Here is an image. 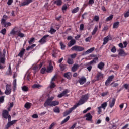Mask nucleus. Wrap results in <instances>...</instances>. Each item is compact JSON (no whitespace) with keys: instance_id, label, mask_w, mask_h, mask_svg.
I'll return each mask as SVG.
<instances>
[{"instance_id":"nucleus-64","label":"nucleus","mask_w":129,"mask_h":129,"mask_svg":"<svg viewBox=\"0 0 129 129\" xmlns=\"http://www.w3.org/2000/svg\"><path fill=\"white\" fill-rule=\"evenodd\" d=\"M110 129H116V125H113L111 127H109Z\"/></svg>"},{"instance_id":"nucleus-22","label":"nucleus","mask_w":129,"mask_h":129,"mask_svg":"<svg viewBox=\"0 0 129 129\" xmlns=\"http://www.w3.org/2000/svg\"><path fill=\"white\" fill-rule=\"evenodd\" d=\"M16 28H14L11 32H10V34L11 35H13V36H15L16 35H18V30L15 31V29Z\"/></svg>"},{"instance_id":"nucleus-59","label":"nucleus","mask_w":129,"mask_h":129,"mask_svg":"<svg viewBox=\"0 0 129 129\" xmlns=\"http://www.w3.org/2000/svg\"><path fill=\"white\" fill-rule=\"evenodd\" d=\"M103 76V75L101 73H99L97 75V78L98 79H99L100 78H102Z\"/></svg>"},{"instance_id":"nucleus-17","label":"nucleus","mask_w":129,"mask_h":129,"mask_svg":"<svg viewBox=\"0 0 129 129\" xmlns=\"http://www.w3.org/2000/svg\"><path fill=\"white\" fill-rule=\"evenodd\" d=\"M79 82L80 84H81V85L84 84V83L86 82V78H85V77L80 78L79 80Z\"/></svg>"},{"instance_id":"nucleus-4","label":"nucleus","mask_w":129,"mask_h":129,"mask_svg":"<svg viewBox=\"0 0 129 129\" xmlns=\"http://www.w3.org/2000/svg\"><path fill=\"white\" fill-rule=\"evenodd\" d=\"M2 116L6 119H8V121H11V115H9V111L7 110H3L2 112Z\"/></svg>"},{"instance_id":"nucleus-50","label":"nucleus","mask_w":129,"mask_h":129,"mask_svg":"<svg viewBox=\"0 0 129 129\" xmlns=\"http://www.w3.org/2000/svg\"><path fill=\"white\" fill-rule=\"evenodd\" d=\"M119 55H120L121 56L124 55V51H123L122 49H120Z\"/></svg>"},{"instance_id":"nucleus-20","label":"nucleus","mask_w":129,"mask_h":129,"mask_svg":"<svg viewBox=\"0 0 129 129\" xmlns=\"http://www.w3.org/2000/svg\"><path fill=\"white\" fill-rule=\"evenodd\" d=\"M75 43H76V41L74 39H72L69 43L68 46L72 47V46H73V45H75Z\"/></svg>"},{"instance_id":"nucleus-18","label":"nucleus","mask_w":129,"mask_h":129,"mask_svg":"<svg viewBox=\"0 0 129 129\" xmlns=\"http://www.w3.org/2000/svg\"><path fill=\"white\" fill-rule=\"evenodd\" d=\"M78 68H79V65L75 64L72 67V71L73 72H75V71H76V70H77Z\"/></svg>"},{"instance_id":"nucleus-39","label":"nucleus","mask_w":129,"mask_h":129,"mask_svg":"<svg viewBox=\"0 0 129 129\" xmlns=\"http://www.w3.org/2000/svg\"><path fill=\"white\" fill-rule=\"evenodd\" d=\"M64 77H66L67 78H68V79H70L71 74H70V73H67L64 74Z\"/></svg>"},{"instance_id":"nucleus-42","label":"nucleus","mask_w":129,"mask_h":129,"mask_svg":"<svg viewBox=\"0 0 129 129\" xmlns=\"http://www.w3.org/2000/svg\"><path fill=\"white\" fill-rule=\"evenodd\" d=\"M54 112H55V113H60V109L59 108L56 107L53 110Z\"/></svg>"},{"instance_id":"nucleus-47","label":"nucleus","mask_w":129,"mask_h":129,"mask_svg":"<svg viewBox=\"0 0 129 129\" xmlns=\"http://www.w3.org/2000/svg\"><path fill=\"white\" fill-rule=\"evenodd\" d=\"M114 78V76L112 75L108 77V80H109L111 82L112 81V80Z\"/></svg>"},{"instance_id":"nucleus-11","label":"nucleus","mask_w":129,"mask_h":129,"mask_svg":"<svg viewBox=\"0 0 129 129\" xmlns=\"http://www.w3.org/2000/svg\"><path fill=\"white\" fill-rule=\"evenodd\" d=\"M98 62V57H95L92 61L87 63V65H94Z\"/></svg>"},{"instance_id":"nucleus-24","label":"nucleus","mask_w":129,"mask_h":129,"mask_svg":"<svg viewBox=\"0 0 129 129\" xmlns=\"http://www.w3.org/2000/svg\"><path fill=\"white\" fill-rule=\"evenodd\" d=\"M31 106H32V104L30 103H26L24 105V107H25L26 109H30V108H31Z\"/></svg>"},{"instance_id":"nucleus-33","label":"nucleus","mask_w":129,"mask_h":129,"mask_svg":"<svg viewBox=\"0 0 129 129\" xmlns=\"http://www.w3.org/2000/svg\"><path fill=\"white\" fill-rule=\"evenodd\" d=\"M118 26H119V22H116L114 23L113 28V29H116L117 28H118Z\"/></svg>"},{"instance_id":"nucleus-43","label":"nucleus","mask_w":129,"mask_h":129,"mask_svg":"<svg viewBox=\"0 0 129 129\" xmlns=\"http://www.w3.org/2000/svg\"><path fill=\"white\" fill-rule=\"evenodd\" d=\"M1 34H2V35H6V33H7V30L6 29H3L0 31Z\"/></svg>"},{"instance_id":"nucleus-40","label":"nucleus","mask_w":129,"mask_h":129,"mask_svg":"<svg viewBox=\"0 0 129 129\" xmlns=\"http://www.w3.org/2000/svg\"><path fill=\"white\" fill-rule=\"evenodd\" d=\"M13 106H14V103L13 102L10 103L9 106L8 108V111H11V108H12V107H13Z\"/></svg>"},{"instance_id":"nucleus-31","label":"nucleus","mask_w":129,"mask_h":129,"mask_svg":"<svg viewBox=\"0 0 129 129\" xmlns=\"http://www.w3.org/2000/svg\"><path fill=\"white\" fill-rule=\"evenodd\" d=\"M54 4H56L57 6H61L62 5V0H56L54 2Z\"/></svg>"},{"instance_id":"nucleus-12","label":"nucleus","mask_w":129,"mask_h":129,"mask_svg":"<svg viewBox=\"0 0 129 129\" xmlns=\"http://www.w3.org/2000/svg\"><path fill=\"white\" fill-rule=\"evenodd\" d=\"M11 92H12V89L10 88V86L7 85L6 89L5 91V93L6 95H10L11 94Z\"/></svg>"},{"instance_id":"nucleus-41","label":"nucleus","mask_w":129,"mask_h":129,"mask_svg":"<svg viewBox=\"0 0 129 129\" xmlns=\"http://www.w3.org/2000/svg\"><path fill=\"white\" fill-rule=\"evenodd\" d=\"M49 33H50V34H54V33H56V30L53 28H51Z\"/></svg>"},{"instance_id":"nucleus-56","label":"nucleus","mask_w":129,"mask_h":129,"mask_svg":"<svg viewBox=\"0 0 129 129\" xmlns=\"http://www.w3.org/2000/svg\"><path fill=\"white\" fill-rule=\"evenodd\" d=\"M94 20L96 21V22H98V21H99V16H95Z\"/></svg>"},{"instance_id":"nucleus-52","label":"nucleus","mask_w":129,"mask_h":129,"mask_svg":"<svg viewBox=\"0 0 129 129\" xmlns=\"http://www.w3.org/2000/svg\"><path fill=\"white\" fill-rule=\"evenodd\" d=\"M55 83H54V82H51L50 86V88H54V87H55Z\"/></svg>"},{"instance_id":"nucleus-26","label":"nucleus","mask_w":129,"mask_h":129,"mask_svg":"<svg viewBox=\"0 0 129 129\" xmlns=\"http://www.w3.org/2000/svg\"><path fill=\"white\" fill-rule=\"evenodd\" d=\"M107 104V102H105L101 104V107L103 108V109H104V110H105V108H106Z\"/></svg>"},{"instance_id":"nucleus-63","label":"nucleus","mask_w":129,"mask_h":129,"mask_svg":"<svg viewBox=\"0 0 129 129\" xmlns=\"http://www.w3.org/2000/svg\"><path fill=\"white\" fill-rule=\"evenodd\" d=\"M110 82H111L110 80L107 79L105 82V85L107 86V85H109V84H110Z\"/></svg>"},{"instance_id":"nucleus-44","label":"nucleus","mask_w":129,"mask_h":129,"mask_svg":"<svg viewBox=\"0 0 129 129\" xmlns=\"http://www.w3.org/2000/svg\"><path fill=\"white\" fill-rule=\"evenodd\" d=\"M91 39H92V36H90L86 38L85 39L86 42H90L91 40Z\"/></svg>"},{"instance_id":"nucleus-62","label":"nucleus","mask_w":129,"mask_h":129,"mask_svg":"<svg viewBox=\"0 0 129 129\" xmlns=\"http://www.w3.org/2000/svg\"><path fill=\"white\" fill-rule=\"evenodd\" d=\"M55 123H52L49 126V129H52L53 127L55 126Z\"/></svg>"},{"instance_id":"nucleus-37","label":"nucleus","mask_w":129,"mask_h":129,"mask_svg":"<svg viewBox=\"0 0 129 129\" xmlns=\"http://www.w3.org/2000/svg\"><path fill=\"white\" fill-rule=\"evenodd\" d=\"M25 53V49H22L20 52L19 53L18 56L22 58V56L24 55V53Z\"/></svg>"},{"instance_id":"nucleus-32","label":"nucleus","mask_w":129,"mask_h":129,"mask_svg":"<svg viewBox=\"0 0 129 129\" xmlns=\"http://www.w3.org/2000/svg\"><path fill=\"white\" fill-rule=\"evenodd\" d=\"M22 90H23V91H24L25 92H27V91H29V88H28V87L26 86H23L21 87Z\"/></svg>"},{"instance_id":"nucleus-6","label":"nucleus","mask_w":129,"mask_h":129,"mask_svg":"<svg viewBox=\"0 0 129 129\" xmlns=\"http://www.w3.org/2000/svg\"><path fill=\"white\" fill-rule=\"evenodd\" d=\"M1 24L5 28H8V27H11V26H12V24L11 23V22H6V19H2Z\"/></svg>"},{"instance_id":"nucleus-25","label":"nucleus","mask_w":129,"mask_h":129,"mask_svg":"<svg viewBox=\"0 0 129 129\" xmlns=\"http://www.w3.org/2000/svg\"><path fill=\"white\" fill-rule=\"evenodd\" d=\"M98 30V26H95L94 30H93L92 32V35H95L96 34V32H97V30Z\"/></svg>"},{"instance_id":"nucleus-49","label":"nucleus","mask_w":129,"mask_h":129,"mask_svg":"<svg viewBox=\"0 0 129 129\" xmlns=\"http://www.w3.org/2000/svg\"><path fill=\"white\" fill-rule=\"evenodd\" d=\"M46 68H42L41 70V73H42V74H44L45 72H46Z\"/></svg>"},{"instance_id":"nucleus-27","label":"nucleus","mask_w":129,"mask_h":129,"mask_svg":"<svg viewBox=\"0 0 129 129\" xmlns=\"http://www.w3.org/2000/svg\"><path fill=\"white\" fill-rule=\"evenodd\" d=\"M94 49H95L94 47H92L88 49L85 52V54H90V53H92V52H93V51H94Z\"/></svg>"},{"instance_id":"nucleus-51","label":"nucleus","mask_w":129,"mask_h":129,"mask_svg":"<svg viewBox=\"0 0 129 129\" xmlns=\"http://www.w3.org/2000/svg\"><path fill=\"white\" fill-rule=\"evenodd\" d=\"M84 29V24H81L80 25V31H83Z\"/></svg>"},{"instance_id":"nucleus-53","label":"nucleus","mask_w":129,"mask_h":129,"mask_svg":"<svg viewBox=\"0 0 129 129\" xmlns=\"http://www.w3.org/2000/svg\"><path fill=\"white\" fill-rule=\"evenodd\" d=\"M111 51L112 53H115V52H116V48H115V46L113 47L111 49Z\"/></svg>"},{"instance_id":"nucleus-48","label":"nucleus","mask_w":129,"mask_h":129,"mask_svg":"<svg viewBox=\"0 0 129 129\" xmlns=\"http://www.w3.org/2000/svg\"><path fill=\"white\" fill-rule=\"evenodd\" d=\"M101 108H102L101 106L98 107L97 108L98 109V113H99V114H100V113H101V112H102V110H101Z\"/></svg>"},{"instance_id":"nucleus-46","label":"nucleus","mask_w":129,"mask_h":129,"mask_svg":"<svg viewBox=\"0 0 129 129\" xmlns=\"http://www.w3.org/2000/svg\"><path fill=\"white\" fill-rule=\"evenodd\" d=\"M60 45L61 49H62V50H64V49H65V45L63 44V42H60Z\"/></svg>"},{"instance_id":"nucleus-9","label":"nucleus","mask_w":129,"mask_h":129,"mask_svg":"<svg viewBox=\"0 0 129 129\" xmlns=\"http://www.w3.org/2000/svg\"><path fill=\"white\" fill-rule=\"evenodd\" d=\"M114 104H115V99L111 98L109 100V106L111 108H112L114 106Z\"/></svg>"},{"instance_id":"nucleus-21","label":"nucleus","mask_w":129,"mask_h":129,"mask_svg":"<svg viewBox=\"0 0 129 129\" xmlns=\"http://www.w3.org/2000/svg\"><path fill=\"white\" fill-rule=\"evenodd\" d=\"M98 68L99 69H100V70H102V69H103V68L104 67V63L101 62L99 63V64H98Z\"/></svg>"},{"instance_id":"nucleus-58","label":"nucleus","mask_w":129,"mask_h":129,"mask_svg":"<svg viewBox=\"0 0 129 129\" xmlns=\"http://www.w3.org/2000/svg\"><path fill=\"white\" fill-rule=\"evenodd\" d=\"M88 67L87 68V69H88V71H89V72H90V71H91V69H92V66H91V65H88Z\"/></svg>"},{"instance_id":"nucleus-45","label":"nucleus","mask_w":129,"mask_h":129,"mask_svg":"<svg viewBox=\"0 0 129 129\" xmlns=\"http://www.w3.org/2000/svg\"><path fill=\"white\" fill-rule=\"evenodd\" d=\"M113 18V15H110L107 18L106 21H110L112 20Z\"/></svg>"},{"instance_id":"nucleus-29","label":"nucleus","mask_w":129,"mask_h":129,"mask_svg":"<svg viewBox=\"0 0 129 129\" xmlns=\"http://www.w3.org/2000/svg\"><path fill=\"white\" fill-rule=\"evenodd\" d=\"M59 67H60V70H61V71H64V70H65V69H66V68H67L66 64H60Z\"/></svg>"},{"instance_id":"nucleus-54","label":"nucleus","mask_w":129,"mask_h":129,"mask_svg":"<svg viewBox=\"0 0 129 129\" xmlns=\"http://www.w3.org/2000/svg\"><path fill=\"white\" fill-rule=\"evenodd\" d=\"M34 40H35L34 38H31L30 40L28 41L29 44H30V45H31L32 44V43H33V42H34Z\"/></svg>"},{"instance_id":"nucleus-61","label":"nucleus","mask_w":129,"mask_h":129,"mask_svg":"<svg viewBox=\"0 0 129 129\" xmlns=\"http://www.w3.org/2000/svg\"><path fill=\"white\" fill-rule=\"evenodd\" d=\"M12 4H13V0H8L7 2V5H8V6H11Z\"/></svg>"},{"instance_id":"nucleus-3","label":"nucleus","mask_w":129,"mask_h":129,"mask_svg":"<svg viewBox=\"0 0 129 129\" xmlns=\"http://www.w3.org/2000/svg\"><path fill=\"white\" fill-rule=\"evenodd\" d=\"M5 54H6V49H3V53L0 51V69H4L6 66L5 64L6 63V58H5Z\"/></svg>"},{"instance_id":"nucleus-2","label":"nucleus","mask_w":129,"mask_h":129,"mask_svg":"<svg viewBox=\"0 0 129 129\" xmlns=\"http://www.w3.org/2000/svg\"><path fill=\"white\" fill-rule=\"evenodd\" d=\"M54 97H51L48 98L44 104V107H48V106H50L53 107V106H56L60 104V102L57 101H53Z\"/></svg>"},{"instance_id":"nucleus-5","label":"nucleus","mask_w":129,"mask_h":129,"mask_svg":"<svg viewBox=\"0 0 129 129\" xmlns=\"http://www.w3.org/2000/svg\"><path fill=\"white\" fill-rule=\"evenodd\" d=\"M72 51H76V52H82V51H84V48L81 46H78L75 45L72 47Z\"/></svg>"},{"instance_id":"nucleus-38","label":"nucleus","mask_w":129,"mask_h":129,"mask_svg":"<svg viewBox=\"0 0 129 129\" xmlns=\"http://www.w3.org/2000/svg\"><path fill=\"white\" fill-rule=\"evenodd\" d=\"M34 47H36V44H33L32 45L30 46H28L26 50L27 51H29V50H32L34 48Z\"/></svg>"},{"instance_id":"nucleus-55","label":"nucleus","mask_w":129,"mask_h":129,"mask_svg":"<svg viewBox=\"0 0 129 129\" xmlns=\"http://www.w3.org/2000/svg\"><path fill=\"white\" fill-rule=\"evenodd\" d=\"M33 70H35V71H38L40 70V68H39V67L38 66H36L34 67Z\"/></svg>"},{"instance_id":"nucleus-30","label":"nucleus","mask_w":129,"mask_h":129,"mask_svg":"<svg viewBox=\"0 0 129 129\" xmlns=\"http://www.w3.org/2000/svg\"><path fill=\"white\" fill-rule=\"evenodd\" d=\"M67 63L69 64V65H72L73 63H74L73 61V59L72 58H68L67 60Z\"/></svg>"},{"instance_id":"nucleus-14","label":"nucleus","mask_w":129,"mask_h":129,"mask_svg":"<svg viewBox=\"0 0 129 129\" xmlns=\"http://www.w3.org/2000/svg\"><path fill=\"white\" fill-rule=\"evenodd\" d=\"M86 120L87 121H92V115L90 113H88L85 115Z\"/></svg>"},{"instance_id":"nucleus-8","label":"nucleus","mask_w":129,"mask_h":129,"mask_svg":"<svg viewBox=\"0 0 129 129\" xmlns=\"http://www.w3.org/2000/svg\"><path fill=\"white\" fill-rule=\"evenodd\" d=\"M17 122L16 120H14L13 121H8V122L7 123V125L5 126L6 129L9 128L10 126H12V125H13V124H15Z\"/></svg>"},{"instance_id":"nucleus-23","label":"nucleus","mask_w":129,"mask_h":129,"mask_svg":"<svg viewBox=\"0 0 129 129\" xmlns=\"http://www.w3.org/2000/svg\"><path fill=\"white\" fill-rule=\"evenodd\" d=\"M7 75H12V71L11 70V64H9L8 70L6 72Z\"/></svg>"},{"instance_id":"nucleus-60","label":"nucleus","mask_w":129,"mask_h":129,"mask_svg":"<svg viewBox=\"0 0 129 129\" xmlns=\"http://www.w3.org/2000/svg\"><path fill=\"white\" fill-rule=\"evenodd\" d=\"M4 96H2L0 97V103H3V102H4Z\"/></svg>"},{"instance_id":"nucleus-1","label":"nucleus","mask_w":129,"mask_h":129,"mask_svg":"<svg viewBox=\"0 0 129 129\" xmlns=\"http://www.w3.org/2000/svg\"><path fill=\"white\" fill-rule=\"evenodd\" d=\"M89 96H88V94H86L85 95H83L82 96L81 98L79 100V102L77 103L76 105H75L72 108H71L70 109L67 110L65 112L63 113L64 116H67V115H68V114H70L79 105H82V104H83L84 103H85L87 100H88Z\"/></svg>"},{"instance_id":"nucleus-36","label":"nucleus","mask_w":129,"mask_h":129,"mask_svg":"<svg viewBox=\"0 0 129 129\" xmlns=\"http://www.w3.org/2000/svg\"><path fill=\"white\" fill-rule=\"evenodd\" d=\"M13 85L14 87V90H16V88L17 87V79H15L14 81H13Z\"/></svg>"},{"instance_id":"nucleus-57","label":"nucleus","mask_w":129,"mask_h":129,"mask_svg":"<svg viewBox=\"0 0 129 129\" xmlns=\"http://www.w3.org/2000/svg\"><path fill=\"white\" fill-rule=\"evenodd\" d=\"M111 85H112V87H116V86H118V84L117 83H112Z\"/></svg>"},{"instance_id":"nucleus-19","label":"nucleus","mask_w":129,"mask_h":129,"mask_svg":"<svg viewBox=\"0 0 129 129\" xmlns=\"http://www.w3.org/2000/svg\"><path fill=\"white\" fill-rule=\"evenodd\" d=\"M42 87H43V85H40L39 84H35L32 85V88H38V89H40V88H42Z\"/></svg>"},{"instance_id":"nucleus-16","label":"nucleus","mask_w":129,"mask_h":129,"mask_svg":"<svg viewBox=\"0 0 129 129\" xmlns=\"http://www.w3.org/2000/svg\"><path fill=\"white\" fill-rule=\"evenodd\" d=\"M33 0H26L24 2H23L21 3V6H28V5H29L31 4V3H32Z\"/></svg>"},{"instance_id":"nucleus-7","label":"nucleus","mask_w":129,"mask_h":129,"mask_svg":"<svg viewBox=\"0 0 129 129\" xmlns=\"http://www.w3.org/2000/svg\"><path fill=\"white\" fill-rule=\"evenodd\" d=\"M49 37V35H44L39 41V43L43 45V44H45L46 42H47V38Z\"/></svg>"},{"instance_id":"nucleus-35","label":"nucleus","mask_w":129,"mask_h":129,"mask_svg":"<svg viewBox=\"0 0 129 129\" xmlns=\"http://www.w3.org/2000/svg\"><path fill=\"white\" fill-rule=\"evenodd\" d=\"M70 118V116H68L66 119H64L63 121H62L61 124H64L66 122H67L68 120H69V119Z\"/></svg>"},{"instance_id":"nucleus-34","label":"nucleus","mask_w":129,"mask_h":129,"mask_svg":"<svg viewBox=\"0 0 129 129\" xmlns=\"http://www.w3.org/2000/svg\"><path fill=\"white\" fill-rule=\"evenodd\" d=\"M78 11H79V7H76L72 11V13L73 14H75V13H77Z\"/></svg>"},{"instance_id":"nucleus-10","label":"nucleus","mask_w":129,"mask_h":129,"mask_svg":"<svg viewBox=\"0 0 129 129\" xmlns=\"http://www.w3.org/2000/svg\"><path fill=\"white\" fill-rule=\"evenodd\" d=\"M112 39V38H111V36H110V35H108L106 37L104 38L103 39V45H106V44H107V43H108V41H110Z\"/></svg>"},{"instance_id":"nucleus-28","label":"nucleus","mask_w":129,"mask_h":129,"mask_svg":"<svg viewBox=\"0 0 129 129\" xmlns=\"http://www.w3.org/2000/svg\"><path fill=\"white\" fill-rule=\"evenodd\" d=\"M17 35L18 37H20V38H23V37H25V34L22 33V32H21V31L20 30H18Z\"/></svg>"},{"instance_id":"nucleus-15","label":"nucleus","mask_w":129,"mask_h":129,"mask_svg":"<svg viewBox=\"0 0 129 129\" xmlns=\"http://www.w3.org/2000/svg\"><path fill=\"white\" fill-rule=\"evenodd\" d=\"M53 65L52 64V62H49V66L47 68L46 71L47 72H48V73H50V72H52V71H53Z\"/></svg>"},{"instance_id":"nucleus-13","label":"nucleus","mask_w":129,"mask_h":129,"mask_svg":"<svg viewBox=\"0 0 129 129\" xmlns=\"http://www.w3.org/2000/svg\"><path fill=\"white\" fill-rule=\"evenodd\" d=\"M69 92V91L68 90H65L62 93L58 95V97H59V98H61V97H63V96H68V95H67V93Z\"/></svg>"}]
</instances>
